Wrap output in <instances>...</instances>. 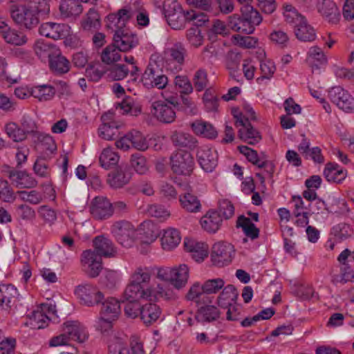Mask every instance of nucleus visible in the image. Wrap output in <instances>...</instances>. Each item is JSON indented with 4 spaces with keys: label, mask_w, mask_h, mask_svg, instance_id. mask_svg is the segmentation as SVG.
Wrapping results in <instances>:
<instances>
[{
    "label": "nucleus",
    "mask_w": 354,
    "mask_h": 354,
    "mask_svg": "<svg viewBox=\"0 0 354 354\" xmlns=\"http://www.w3.org/2000/svg\"><path fill=\"white\" fill-rule=\"evenodd\" d=\"M225 286V281L221 278L208 279L202 285L204 295L216 294Z\"/></svg>",
    "instance_id": "obj_50"
},
{
    "label": "nucleus",
    "mask_w": 354,
    "mask_h": 354,
    "mask_svg": "<svg viewBox=\"0 0 354 354\" xmlns=\"http://www.w3.org/2000/svg\"><path fill=\"white\" fill-rule=\"evenodd\" d=\"M60 14L63 17H77L83 11L79 0H62L59 6Z\"/></svg>",
    "instance_id": "obj_32"
},
{
    "label": "nucleus",
    "mask_w": 354,
    "mask_h": 354,
    "mask_svg": "<svg viewBox=\"0 0 354 354\" xmlns=\"http://www.w3.org/2000/svg\"><path fill=\"white\" fill-rule=\"evenodd\" d=\"M222 218L216 210H209L202 217L201 224L202 227L209 233L216 232L222 225Z\"/></svg>",
    "instance_id": "obj_25"
},
{
    "label": "nucleus",
    "mask_w": 354,
    "mask_h": 354,
    "mask_svg": "<svg viewBox=\"0 0 354 354\" xmlns=\"http://www.w3.org/2000/svg\"><path fill=\"white\" fill-rule=\"evenodd\" d=\"M241 15L244 18L250 25H252V28L259 25L262 21V17L257 10L254 8L250 3L241 6L240 8Z\"/></svg>",
    "instance_id": "obj_36"
},
{
    "label": "nucleus",
    "mask_w": 354,
    "mask_h": 354,
    "mask_svg": "<svg viewBox=\"0 0 354 354\" xmlns=\"http://www.w3.org/2000/svg\"><path fill=\"white\" fill-rule=\"evenodd\" d=\"M151 113L160 122L170 124L176 118V109L165 101L156 100L151 104Z\"/></svg>",
    "instance_id": "obj_11"
},
{
    "label": "nucleus",
    "mask_w": 354,
    "mask_h": 354,
    "mask_svg": "<svg viewBox=\"0 0 354 354\" xmlns=\"http://www.w3.org/2000/svg\"><path fill=\"white\" fill-rule=\"evenodd\" d=\"M197 159L202 169L207 172H212L217 165L218 154L216 151L205 146L197 151Z\"/></svg>",
    "instance_id": "obj_15"
},
{
    "label": "nucleus",
    "mask_w": 354,
    "mask_h": 354,
    "mask_svg": "<svg viewBox=\"0 0 354 354\" xmlns=\"http://www.w3.org/2000/svg\"><path fill=\"white\" fill-rule=\"evenodd\" d=\"M2 37L8 44L15 46H22L28 41L26 35L23 32L10 28L2 32Z\"/></svg>",
    "instance_id": "obj_45"
},
{
    "label": "nucleus",
    "mask_w": 354,
    "mask_h": 354,
    "mask_svg": "<svg viewBox=\"0 0 354 354\" xmlns=\"http://www.w3.org/2000/svg\"><path fill=\"white\" fill-rule=\"evenodd\" d=\"M234 252V247L227 242H218L212 246L211 259L214 265L222 267L232 261Z\"/></svg>",
    "instance_id": "obj_10"
},
{
    "label": "nucleus",
    "mask_w": 354,
    "mask_h": 354,
    "mask_svg": "<svg viewBox=\"0 0 354 354\" xmlns=\"http://www.w3.org/2000/svg\"><path fill=\"white\" fill-rule=\"evenodd\" d=\"M238 297L239 293L236 288L234 286L230 284L223 289L217 298V304L220 307L227 308L233 303H236Z\"/></svg>",
    "instance_id": "obj_31"
},
{
    "label": "nucleus",
    "mask_w": 354,
    "mask_h": 354,
    "mask_svg": "<svg viewBox=\"0 0 354 354\" xmlns=\"http://www.w3.org/2000/svg\"><path fill=\"white\" fill-rule=\"evenodd\" d=\"M236 227H241L246 236L254 240L259 236V229L251 221L250 218L241 215L236 221Z\"/></svg>",
    "instance_id": "obj_37"
},
{
    "label": "nucleus",
    "mask_w": 354,
    "mask_h": 354,
    "mask_svg": "<svg viewBox=\"0 0 354 354\" xmlns=\"http://www.w3.org/2000/svg\"><path fill=\"white\" fill-rule=\"evenodd\" d=\"M328 96L334 104L344 111L354 110V98L342 87L331 88L328 92Z\"/></svg>",
    "instance_id": "obj_12"
},
{
    "label": "nucleus",
    "mask_w": 354,
    "mask_h": 354,
    "mask_svg": "<svg viewBox=\"0 0 354 354\" xmlns=\"http://www.w3.org/2000/svg\"><path fill=\"white\" fill-rule=\"evenodd\" d=\"M324 176L330 183H341L346 176V170L339 168V166L334 162H328L326 165Z\"/></svg>",
    "instance_id": "obj_33"
},
{
    "label": "nucleus",
    "mask_w": 354,
    "mask_h": 354,
    "mask_svg": "<svg viewBox=\"0 0 354 354\" xmlns=\"http://www.w3.org/2000/svg\"><path fill=\"white\" fill-rule=\"evenodd\" d=\"M162 310L156 304L149 303L142 306L140 319L147 326L155 323L160 317Z\"/></svg>",
    "instance_id": "obj_30"
},
{
    "label": "nucleus",
    "mask_w": 354,
    "mask_h": 354,
    "mask_svg": "<svg viewBox=\"0 0 354 354\" xmlns=\"http://www.w3.org/2000/svg\"><path fill=\"white\" fill-rule=\"evenodd\" d=\"M55 91L53 86L49 85H41L37 86L32 91V95L38 98L39 101H47L53 98Z\"/></svg>",
    "instance_id": "obj_49"
},
{
    "label": "nucleus",
    "mask_w": 354,
    "mask_h": 354,
    "mask_svg": "<svg viewBox=\"0 0 354 354\" xmlns=\"http://www.w3.org/2000/svg\"><path fill=\"white\" fill-rule=\"evenodd\" d=\"M109 354H131L127 344L120 338H114L108 346Z\"/></svg>",
    "instance_id": "obj_55"
},
{
    "label": "nucleus",
    "mask_w": 354,
    "mask_h": 354,
    "mask_svg": "<svg viewBox=\"0 0 354 354\" xmlns=\"http://www.w3.org/2000/svg\"><path fill=\"white\" fill-rule=\"evenodd\" d=\"M171 140L175 147L188 150H194L198 145L197 140L193 136L183 131L172 132Z\"/></svg>",
    "instance_id": "obj_23"
},
{
    "label": "nucleus",
    "mask_w": 354,
    "mask_h": 354,
    "mask_svg": "<svg viewBox=\"0 0 354 354\" xmlns=\"http://www.w3.org/2000/svg\"><path fill=\"white\" fill-rule=\"evenodd\" d=\"M17 289L12 284H3L0 286V307L11 308L18 298Z\"/></svg>",
    "instance_id": "obj_22"
},
{
    "label": "nucleus",
    "mask_w": 354,
    "mask_h": 354,
    "mask_svg": "<svg viewBox=\"0 0 354 354\" xmlns=\"http://www.w3.org/2000/svg\"><path fill=\"white\" fill-rule=\"evenodd\" d=\"M190 127L196 135L205 138L214 139L218 136L214 127L208 122L198 120L191 123Z\"/></svg>",
    "instance_id": "obj_29"
},
{
    "label": "nucleus",
    "mask_w": 354,
    "mask_h": 354,
    "mask_svg": "<svg viewBox=\"0 0 354 354\" xmlns=\"http://www.w3.org/2000/svg\"><path fill=\"white\" fill-rule=\"evenodd\" d=\"M227 26L234 32L250 35L254 31L252 25H250L241 15L234 14L228 17Z\"/></svg>",
    "instance_id": "obj_28"
},
{
    "label": "nucleus",
    "mask_w": 354,
    "mask_h": 354,
    "mask_svg": "<svg viewBox=\"0 0 354 354\" xmlns=\"http://www.w3.org/2000/svg\"><path fill=\"white\" fill-rule=\"evenodd\" d=\"M33 169L35 173L40 177L46 178L50 176V169L46 159L41 156L36 160Z\"/></svg>",
    "instance_id": "obj_63"
},
{
    "label": "nucleus",
    "mask_w": 354,
    "mask_h": 354,
    "mask_svg": "<svg viewBox=\"0 0 354 354\" xmlns=\"http://www.w3.org/2000/svg\"><path fill=\"white\" fill-rule=\"evenodd\" d=\"M171 169L178 175H189L194 165L192 155L186 151H179L171 156Z\"/></svg>",
    "instance_id": "obj_7"
},
{
    "label": "nucleus",
    "mask_w": 354,
    "mask_h": 354,
    "mask_svg": "<svg viewBox=\"0 0 354 354\" xmlns=\"http://www.w3.org/2000/svg\"><path fill=\"white\" fill-rule=\"evenodd\" d=\"M82 26L86 30H89L91 28H97L100 26V15L95 9L91 8L88 10Z\"/></svg>",
    "instance_id": "obj_53"
},
{
    "label": "nucleus",
    "mask_w": 354,
    "mask_h": 354,
    "mask_svg": "<svg viewBox=\"0 0 354 354\" xmlns=\"http://www.w3.org/2000/svg\"><path fill=\"white\" fill-rule=\"evenodd\" d=\"M181 10L182 6L176 0H165L163 3V13L166 20Z\"/></svg>",
    "instance_id": "obj_61"
},
{
    "label": "nucleus",
    "mask_w": 354,
    "mask_h": 354,
    "mask_svg": "<svg viewBox=\"0 0 354 354\" xmlns=\"http://www.w3.org/2000/svg\"><path fill=\"white\" fill-rule=\"evenodd\" d=\"M49 66L54 73L64 74L69 71L70 62L60 53L53 54L49 59Z\"/></svg>",
    "instance_id": "obj_35"
},
{
    "label": "nucleus",
    "mask_w": 354,
    "mask_h": 354,
    "mask_svg": "<svg viewBox=\"0 0 354 354\" xmlns=\"http://www.w3.org/2000/svg\"><path fill=\"white\" fill-rule=\"evenodd\" d=\"M109 77L115 81L125 78L129 73V68L124 64H115L109 69Z\"/></svg>",
    "instance_id": "obj_59"
},
{
    "label": "nucleus",
    "mask_w": 354,
    "mask_h": 354,
    "mask_svg": "<svg viewBox=\"0 0 354 354\" xmlns=\"http://www.w3.org/2000/svg\"><path fill=\"white\" fill-rule=\"evenodd\" d=\"M120 157L110 148L104 149L99 157L100 165L105 169H110L118 165Z\"/></svg>",
    "instance_id": "obj_43"
},
{
    "label": "nucleus",
    "mask_w": 354,
    "mask_h": 354,
    "mask_svg": "<svg viewBox=\"0 0 354 354\" xmlns=\"http://www.w3.org/2000/svg\"><path fill=\"white\" fill-rule=\"evenodd\" d=\"M218 214L226 220L230 219L234 214V207L231 201L227 199L218 202Z\"/></svg>",
    "instance_id": "obj_64"
},
{
    "label": "nucleus",
    "mask_w": 354,
    "mask_h": 354,
    "mask_svg": "<svg viewBox=\"0 0 354 354\" xmlns=\"http://www.w3.org/2000/svg\"><path fill=\"white\" fill-rule=\"evenodd\" d=\"M130 18L129 10L120 9L117 13H111L107 16L108 23L106 27L109 29L115 30L126 29V23Z\"/></svg>",
    "instance_id": "obj_27"
},
{
    "label": "nucleus",
    "mask_w": 354,
    "mask_h": 354,
    "mask_svg": "<svg viewBox=\"0 0 354 354\" xmlns=\"http://www.w3.org/2000/svg\"><path fill=\"white\" fill-rule=\"evenodd\" d=\"M6 131L9 138L15 142H21L26 138V136L16 123L10 122L6 126Z\"/></svg>",
    "instance_id": "obj_57"
},
{
    "label": "nucleus",
    "mask_w": 354,
    "mask_h": 354,
    "mask_svg": "<svg viewBox=\"0 0 354 354\" xmlns=\"http://www.w3.org/2000/svg\"><path fill=\"white\" fill-rule=\"evenodd\" d=\"M203 304L204 306H200L197 310L196 319L201 316L203 322H212L219 318L221 313L217 307L208 304Z\"/></svg>",
    "instance_id": "obj_41"
},
{
    "label": "nucleus",
    "mask_w": 354,
    "mask_h": 354,
    "mask_svg": "<svg viewBox=\"0 0 354 354\" xmlns=\"http://www.w3.org/2000/svg\"><path fill=\"white\" fill-rule=\"evenodd\" d=\"M234 118L236 119V126H241L243 129L239 130V137L249 145H254L261 140L260 132L254 129L251 123L248 122V118H245L243 113L237 111H232Z\"/></svg>",
    "instance_id": "obj_4"
},
{
    "label": "nucleus",
    "mask_w": 354,
    "mask_h": 354,
    "mask_svg": "<svg viewBox=\"0 0 354 354\" xmlns=\"http://www.w3.org/2000/svg\"><path fill=\"white\" fill-rule=\"evenodd\" d=\"M296 37L301 41H313L316 38L315 30L308 24L306 19L295 27Z\"/></svg>",
    "instance_id": "obj_34"
},
{
    "label": "nucleus",
    "mask_w": 354,
    "mask_h": 354,
    "mask_svg": "<svg viewBox=\"0 0 354 354\" xmlns=\"http://www.w3.org/2000/svg\"><path fill=\"white\" fill-rule=\"evenodd\" d=\"M120 50L114 44L107 46L102 52V62L106 64H112L121 59Z\"/></svg>",
    "instance_id": "obj_46"
},
{
    "label": "nucleus",
    "mask_w": 354,
    "mask_h": 354,
    "mask_svg": "<svg viewBox=\"0 0 354 354\" xmlns=\"http://www.w3.org/2000/svg\"><path fill=\"white\" fill-rule=\"evenodd\" d=\"M207 73L203 68L196 71L193 77V84L197 91H203L208 84Z\"/></svg>",
    "instance_id": "obj_56"
},
{
    "label": "nucleus",
    "mask_w": 354,
    "mask_h": 354,
    "mask_svg": "<svg viewBox=\"0 0 354 354\" xmlns=\"http://www.w3.org/2000/svg\"><path fill=\"white\" fill-rule=\"evenodd\" d=\"M317 9L322 16L331 24H337L341 19L339 8L332 0H322L317 3Z\"/></svg>",
    "instance_id": "obj_19"
},
{
    "label": "nucleus",
    "mask_w": 354,
    "mask_h": 354,
    "mask_svg": "<svg viewBox=\"0 0 354 354\" xmlns=\"http://www.w3.org/2000/svg\"><path fill=\"white\" fill-rule=\"evenodd\" d=\"M111 232L120 245L128 248L133 244L136 230L129 221L115 222L111 227Z\"/></svg>",
    "instance_id": "obj_8"
},
{
    "label": "nucleus",
    "mask_w": 354,
    "mask_h": 354,
    "mask_svg": "<svg viewBox=\"0 0 354 354\" xmlns=\"http://www.w3.org/2000/svg\"><path fill=\"white\" fill-rule=\"evenodd\" d=\"M131 176L126 167L118 166L108 174L107 183L111 187L120 189L130 182Z\"/></svg>",
    "instance_id": "obj_18"
},
{
    "label": "nucleus",
    "mask_w": 354,
    "mask_h": 354,
    "mask_svg": "<svg viewBox=\"0 0 354 354\" xmlns=\"http://www.w3.org/2000/svg\"><path fill=\"white\" fill-rule=\"evenodd\" d=\"M186 298L187 300L195 301L198 306L212 303L210 297L204 295L202 286L198 282L191 286L186 295Z\"/></svg>",
    "instance_id": "obj_39"
},
{
    "label": "nucleus",
    "mask_w": 354,
    "mask_h": 354,
    "mask_svg": "<svg viewBox=\"0 0 354 354\" xmlns=\"http://www.w3.org/2000/svg\"><path fill=\"white\" fill-rule=\"evenodd\" d=\"M169 53L172 60L176 62L179 64H183L184 63L187 50L182 43L177 42L174 44L173 47L169 49Z\"/></svg>",
    "instance_id": "obj_58"
},
{
    "label": "nucleus",
    "mask_w": 354,
    "mask_h": 354,
    "mask_svg": "<svg viewBox=\"0 0 354 354\" xmlns=\"http://www.w3.org/2000/svg\"><path fill=\"white\" fill-rule=\"evenodd\" d=\"M81 261L84 265H88V270L86 271L87 275L91 278H95L99 276L102 270V259L95 252L87 250L82 252Z\"/></svg>",
    "instance_id": "obj_16"
},
{
    "label": "nucleus",
    "mask_w": 354,
    "mask_h": 354,
    "mask_svg": "<svg viewBox=\"0 0 354 354\" xmlns=\"http://www.w3.org/2000/svg\"><path fill=\"white\" fill-rule=\"evenodd\" d=\"M130 165L137 174L140 175L145 174L149 168L146 157L139 152L131 156Z\"/></svg>",
    "instance_id": "obj_44"
},
{
    "label": "nucleus",
    "mask_w": 354,
    "mask_h": 354,
    "mask_svg": "<svg viewBox=\"0 0 354 354\" xmlns=\"http://www.w3.org/2000/svg\"><path fill=\"white\" fill-rule=\"evenodd\" d=\"M179 201L182 207L188 212L196 213L201 211V204L197 196L191 193L180 195Z\"/></svg>",
    "instance_id": "obj_38"
},
{
    "label": "nucleus",
    "mask_w": 354,
    "mask_h": 354,
    "mask_svg": "<svg viewBox=\"0 0 354 354\" xmlns=\"http://www.w3.org/2000/svg\"><path fill=\"white\" fill-rule=\"evenodd\" d=\"M142 226L144 231L142 242L145 244H150L156 241L159 234L155 225L150 222H144Z\"/></svg>",
    "instance_id": "obj_48"
},
{
    "label": "nucleus",
    "mask_w": 354,
    "mask_h": 354,
    "mask_svg": "<svg viewBox=\"0 0 354 354\" xmlns=\"http://www.w3.org/2000/svg\"><path fill=\"white\" fill-rule=\"evenodd\" d=\"M75 293L80 303L88 306L98 304L104 299L103 293L96 286L88 283L78 286Z\"/></svg>",
    "instance_id": "obj_9"
},
{
    "label": "nucleus",
    "mask_w": 354,
    "mask_h": 354,
    "mask_svg": "<svg viewBox=\"0 0 354 354\" xmlns=\"http://www.w3.org/2000/svg\"><path fill=\"white\" fill-rule=\"evenodd\" d=\"M189 10L184 11L183 10L169 17L167 19L168 25L174 30H181L185 27L186 23L188 22Z\"/></svg>",
    "instance_id": "obj_47"
},
{
    "label": "nucleus",
    "mask_w": 354,
    "mask_h": 354,
    "mask_svg": "<svg viewBox=\"0 0 354 354\" xmlns=\"http://www.w3.org/2000/svg\"><path fill=\"white\" fill-rule=\"evenodd\" d=\"M159 194L166 201H170L177 198L178 192L173 185L162 182L159 187Z\"/></svg>",
    "instance_id": "obj_60"
},
{
    "label": "nucleus",
    "mask_w": 354,
    "mask_h": 354,
    "mask_svg": "<svg viewBox=\"0 0 354 354\" xmlns=\"http://www.w3.org/2000/svg\"><path fill=\"white\" fill-rule=\"evenodd\" d=\"M180 232L176 229H168L165 231L161 239L164 250H170L176 247L180 242Z\"/></svg>",
    "instance_id": "obj_42"
},
{
    "label": "nucleus",
    "mask_w": 354,
    "mask_h": 354,
    "mask_svg": "<svg viewBox=\"0 0 354 354\" xmlns=\"http://www.w3.org/2000/svg\"><path fill=\"white\" fill-rule=\"evenodd\" d=\"M8 177L20 189L32 188L37 184V180L24 171L10 170L8 171Z\"/></svg>",
    "instance_id": "obj_26"
},
{
    "label": "nucleus",
    "mask_w": 354,
    "mask_h": 354,
    "mask_svg": "<svg viewBox=\"0 0 354 354\" xmlns=\"http://www.w3.org/2000/svg\"><path fill=\"white\" fill-rule=\"evenodd\" d=\"M186 39L188 43L195 48L201 46L204 41L201 30L198 27H192L187 29L186 31Z\"/></svg>",
    "instance_id": "obj_51"
},
{
    "label": "nucleus",
    "mask_w": 354,
    "mask_h": 354,
    "mask_svg": "<svg viewBox=\"0 0 354 354\" xmlns=\"http://www.w3.org/2000/svg\"><path fill=\"white\" fill-rule=\"evenodd\" d=\"M69 26L65 24L46 22L40 26L39 32L41 35L56 40L66 37L69 35Z\"/></svg>",
    "instance_id": "obj_14"
},
{
    "label": "nucleus",
    "mask_w": 354,
    "mask_h": 354,
    "mask_svg": "<svg viewBox=\"0 0 354 354\" xmlns=\"http://www.w3.org/2000/svg\"><path fill=\"white\" fill-rule=\"evenodd\" d=\"M10 16L15 24L29 30L36 28L39 23L37 15L26 4L12 5L10 7Z\"/></svg>",
    "instance_id": "obj_2"
},
{
    "label": "nucleus",
    "mask_w": 354,
    "mask_h": 354,
    "mask_svg": "<svg viewBox=\"0 0 354 354\" xmlns=\"http://www.w3.org/2000/svg\"><path fill=\"white\" fill-rule=\"evenodd\" d=\"M37 15L39 14H48L50 6L46 0H28L26 4Z\"/></svg>",
    "instance_id": "obj_62"
},
{
    "label": "nucleus",
    "mask_w": 354,
    "mask_h": 354,
    "mask_svg": "<svg viewBox=\"0 0 354 354\" xmlns=\"http://www.w3.org/2000/svg\"><path fill=\"white\" fill-rule=\"evenodd\" d=\"M102 306L100 315H104L105 317L117 319L120 313V305L118 300L113 297H110L102 303Z\"/></svg>",
    "instance_id": "obj_40"
},
{
    "label": "nucleus",
    "mask_w": 354,
    "mask_h": 354,
    "mask_svg": "<svg viewBox=\"0 0 354 354\" xmlns=\"http://www.w3.org/2000/svg\"><path fill=\"white\" fill-rule=\"evenodd\" d=\"M118 129L115 122L102 124L98 129L99 136L106 140H114L118 136Z\"/></svg>",
    "instance_id": "obj_54"
},
{
    "label": "nucleus",
    "mask_w": 354,
    "mask_h": 354,
    "mask_svg": "<svg viewBox=\"0 0 354 354\" xmlns=\"http://www.w3.org/2000/svg\"><path fill=\"white\" fill-rule=\"evenodd\" d=\"M90 212L96 219H106L113 214L112 204L107 198L97 196L91 202Z\"/></svg>",
    "instance_id": "obj_17"
},
{
    "label": "nucleus",
    "mask_w": 354,
    "mask_h": 354,
    "mask_svg": "<svg viewBox=\"0 0 354 354\" xmlns=\"http://www.w3.org/2000/svg\"><path fill=\"white\" fill-rule=\"evenodd\" d=\"M151 274L142 268H137L131 275V282L124 292V297L131 299L156 301L159 299L170 300L175 298L170 288L158 284L156 288L149 286Z\"/></svg>",
    "instance_id": "obj_1"
},
{
    "label": "nucleus",
    "mask_w": 354,
    "mask_h": 354,
    "mask_svg": "<svg viewBox=\"0 0 354 354\" xmlns=\"http://www.w3.org/2000/svg\"><path fill=\"white\" fill-rule=\"evenodd\" d=\"M63 331L69 340L72 339L82 343L88 339V333L85 328L77 322H66L64 324Z\"/></svg>",
    "instance_id": "obj_20"
},
{
    "label": "nucleus",
    "mask_w": 354,
    "mask_h": 354,
    "mask_svg": "<svg viewBox=\"0 0 354 354\" xmlns=\"http://www.w3.org/2000/svg\"><path fill=\"white\" fill-rule=\"evenodd\" d=\"M128 302L124 306V313L129 318L140 317L142 306L139 303L140 299H131L124 298Z\"/></svg>",
    "instance_id": "obj_52"
},
{
    "label": "nucleus",
    "mask_w": 354,
    "mask_h": 354,
    "mask_svg": "<svg viewBox=\"0 0 354 354\" xmlns=\"http://www.w3.org/2000/svg\"><path fill=\"white\" fill-rule=\"evenodd\" d=\"M93 245L95 247V250L93 251L101 259L102 257L110 258L115 256L116 250L112 241L104 236L95 237L93 240Z\"/></svg>",
    "instance_id": "obj_21"
},
{
    "label": "nucleus",
    "mask_w": 354,
    "mask_h": 354,
    "mask_svg": "<svg viewBox=\"0 0 354 354\" xmlns=\"http://www.w3.org/2000/svg\"><path fill=\"white\" fill-rule=\"evenodd\" d=\"M118 149L127 151L131 146L134 149L145 151L149 148V143L145 136L140 131L133 130L128 132L115 142Z\"/></svg>",
    "instance_id": "obj_5"
},
{
    "label": "nucleus",
    "mask_w": 354,
    "mask_h": 354,
    "mask_svg": "<svg viewBox=\"0 0 354 354\" xmlns=\"http://www.w3.org/2000/svg\"><path fill=\"white\" fill-rule=\"evenodd\" d=\"M145 86L164 88L168 82L167 77L162 73V71L156 63H149L142 74L141 79Z\"/></svg>",
    "instance_id": "obj_6"
},
{
    "label": "nucleus",
    "mask_w": 354,
    "mask_h": 354,
    "mask_svg": "<svg viewBox=\"0 0 354 354\" xmlns=\"http://www.w3.org/2000/svg\"><path fill=\"white\" fill-rule=\"evenodd\" d=\"M113 42L122 52H127L136 47L138 44L136 35L133 34L129 30H115Z\"/></svg>",
    "instance_id": "obj_13"
},
{
    "label": "nucleus",
    "mask_w": 354,
    "mask_h": 354,
    "mask_svg": "<svg viewBox=\"0 0 354 354\" xmlns=\"http://www.w3.org/2000/svg\"><path fill=\"white\" fill-rule=\"evenodd\" d=\"M184 246L185 250L191 253L192 258L197 262L203 261L208 255V245L204 243L185 239Z\"/></svg>",
    "instance_id": "obj_24"
},
{
    "label": "nucleus",
    "mask_w": 354,
    "mask_h": 354,
    "mask_svg": "<svg viewBox=\"0 0 354 354\" xmlns=\"http://www.w3.org/2000/svg\"><path fill=\"white\" fill-rule=\"evenodd\" d=\"M158 279L169 281L176 288L180 289L185 286L189 277L188 267L182 264L178 268H165L158 270Z\"/></svg>",
    "instance_id": "obj_3"
}]
</instances>
